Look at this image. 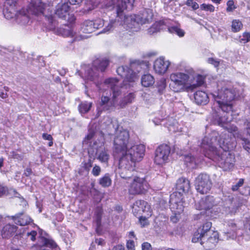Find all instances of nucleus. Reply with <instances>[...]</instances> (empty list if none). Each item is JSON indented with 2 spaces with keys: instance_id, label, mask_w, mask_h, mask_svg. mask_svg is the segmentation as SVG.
Instances as JSON below:
<instances>
[{
  "instance_id": "5701e85b",
  "label": "nucleus",
  "mask_w": 250,
  "mask_h": 250,
  "mask_svg": "<svg viewBox=\"0 0 250 250\" xmlns=\"http://www.w3.org/2000/svg\"><path fill=\"white\" fill-rule=\"evenodd\" d=\"M143 207L146 208V210L148 211L149 209V204L143 200L136 201L132 206V211L134 215L137 216L142 214V209Z\"/></svg>"
},
{
  "instance_id": "412c9836",
  "label": "nucleus",
  "mask_w": 250,
  "mask_h": 250,
  "mask_svg": "<svg viewBox=\"0 0 250 250\" xmlns=\"http://www.w3.org/2000/svg\"><path fill=\"white\" fill-rule=\"evenodd\" d=\"M227 227V230L224 232L226 239H234L237 235V227L236 225L233 221H231L228 223Z\"/></svg>"
},
{
  "instance_id": "393cba45",
  "label": "nucleus",
  "mask_w": 250,
  "mask_h": 250,
  "mask_svg": "<svg viewBox=\"0 0 250 250\" xmlns=\"http://www.w3.org/2000/svg\"><path fill=\"white\" fill-rule=\"evenodd\" d=\"M15 223L20 226H24L28 224L31 221V218L27 215L18 214L13 216Z\"/></svg>"
},
{
  "instance_id": "b1692460",
  "label": "nucleus",
  "mask_w": 250,
  "mask_h": 250,
  "mask_svg": "<svg viewBox=\"0 0 250 250\" xmlns=\"http://www.w3.org/2000/svg\"><path fill=\"white\" fill-rule=\"evenodd\" d=\"M17 230L16 226L11 224L6 225L2 229L1 235L3 238H8L12 236Z\"/></svg>"
},
{
  "instance_id": "774afa93",
  "label": "nucleus",
  "mask_w": 250,
  "mask_h": 250,
  "mask_svg": "<svg viewBox=\"0 0 250 250\" xmlns=\"http://www.w3.org/2000/svg\"><path fill=\"white\" fill-rule=\"evenodd\" d=\"M153 122L155 125H158L161 122V120L160 119L155 118L153 120Z\"/></svg>"
},
{
  "instance_id": "f3484780",
  "label": "nucleus",
  "mask_w": 250,
  "mask_h": 250,
  "mask_svg": "<svg viewBox=\"0 0 250 250\" xmlns=\"http://www.w3.org/2000/svg\"><path fill=\"white\" fill-rule=\"evenodd\" d=\"M190 188L189 181L186 178H179L176 183L177 192L173 194H177V196L182 197L183 194L188 192Z\"/></svg>"
},
{
  "instance_id": "9b49d317",
  "label": "nucleus",
  "mask_w": 250,
  "mask_h": 250,
  "mask_svg": "<svg viewBox=\"0 0 250 250\" xmlns=\"http://www.w3.org/2000/svg\"><path fill=\"white\" fill-rule=\"evenodd\" d=\"M148 188V184L144 178L135 177L129 188L128 190L131 194L143 193Z\"/></svg>"
},
{
  "instance_id": "bb28decb",
  "label": "nucleus",
  "mask_w": 250,
  "mask_h": 250,
  "mask_svg": "<svg viewBox=\"0 0 250 250\" xmlns=\"http://www.w3.org/2000/svg\"><path fill=\"white\" fill-rule=\"evenodd\" d=\"M3 14L5 18L8 20L15 19L16 20V15L18 14V11H16L15 6L10 5L9 7L4 9Z\"/></svg>"
},
{
  "instance_id": "0e129e2a",
  "label": "nucleus",
  "mask_w": 250,
  "mask_h": 250,
  "mask_svg": "<svg viewBox=\"0 0 250 250\" xmlns=\"http://www.w3.org/2000/svg\"><path fill=\"white\" fill-rule=\"evenodd\" d=\"M112 250H125V248L122 245H117L113 248Z\"/></svg>"
},
{
  "instance_id": "0eeeda50",
  "label": "nucleus",
  "mask_w": 250,
  "mask_h": 250,
  "mask_svg": "<svg viewBox=\"0 0 250 250\" xmlns=\"http://www.w3.org/2000/svg\"><path fill=\"white\" fill-rule=\"evenodd\" d=\"M133 141L129 140V134L126 129L117 130L114 140V153L121 155Z\"/></svg>"
},
{
  "instance_id": "2eb2a0df",
  "label": "nucleus",
  "mask_w": 250,
  "mask_h": 250,
  "mask_svg": "<svg viewBox=\"0 0 250 250\" xmlns=\"http://www.w3.org/2000/svg\"><path fill=\"white\" fill-rule=\"evenodd\" d=\"M170 62L163 57H160L155 60L153 63V69L155 73L159 75H164L167 71Z\"/></svg>"
},
{
  "instance_id": "69168bd1",
  "label": "nucleus",
  "mask_w": 250,
  "mask_h": 250,
  "mask_svg": "<svg viewBox=\"0 0 250 250\" xmlns=\"http://www.w3.org/2000/svg\"><path fill=\"white\" fill-rule=\"evenodd\" d=\"M31 173H32V170H31V168H27L25 170L24 174L26 176H29L31 174Z\"/></svg>"
},
{
  "instance_id": "3c124183",
  "label": "nucleus",
  "mask_w": 250,
  "mask_h": 250,
  "mask_svg": "<svg viewBox=\"0 0 250 250\" xmlns=\"http://www.w3.org/2000/svg\"><path fill=\"white\" fill-rule=\"evenodd\" d=\"M126 248L127 250H135L134 241L131 240H128L126 243Z\"/></svg>"
},
{
  "instance_id": "de8ad7c7",
  "label": "nucleus",
  "mask_w": 250,
  "mask_h": 250,
  "mask_svg": "<svg viewBox=\"0 0 250 250\" xmlns=\"http://www.w3.org/2000/svg\"><path fill=\"white\" fill-rule=\"evenodd\" d=\"M101 172V168L100 166L95 165L92 170V174L95 176H98Z\"/></svg>"
},
{
  "instance_id": "ea45409f",
  "label": "nucleus",
  "mask_w": 250,
  "mask_h": 250,
  "mask_svg": "<svg viewBox=\"0 0 250 250\" xmlns=\"http://www.w3.org/2000/svg\"><path fill=\"white\" fill-rule=\"evenodd\" d=\"M178 124L177 122H175L173 125H170L168 127V130L169 131H171L173 132H176L179 131H181V128L178 127Z\"/></svg>"
},
{
  "instance_id": "6e6d98bb",
  "label": "nucleus",
  "mask_w": 250,
  "mask_h": 250,
  "mask_svg": "<svg viewBox=\"0 0 250 250\" xmlns=\"http://www.w3.org/2000/svg\"><path fill=\"white\" fill-rule=\"evenodd\" d=\"M142 250H152V248L150 243L144 242L142 244Z\"/></svg>"
},
{
  "instance_id": "052dcab7",
  "label": "nucleus",
  "mask_w": 250,
  "mask_h": 250,
  "mask_svg": "<svg viewBox=\"0 0 250 250\" xmlns=\"http://www.w3.org/2000/svg\"><path fill=\"white\" fill-rule=\"evenodd\" d=\"M7 191V188L0 185V196L4 194Z\"/></svg>"
},
{
  "instance_id": "c85d7f7f",
  "label": "nucleus",
  "mask_w": 250,
  "mask_h": 250,
  "mask_svg": "<svg viewBox=\"0 0 250 250\" xmlns=\"http://www.w3.org/2000/svg\"><path fill=\"white\" fill-rule=\"evenodd\" d=\"M155 81L153 76L149 74H145L142 77L141 83L144 87H149L154 83Z\"/></svg>"
},
{
  "instance_id": "39448f33",
  "label": "nucleus",
  "mask_w": 250,
  "mask_h": 250,
  "mask_svg": "<svg viewBox=\"0 0 250 250\" xmlns=\"http://www.w3.org/2000/svg\"><path fill=\"white\" fill-rule=\"evenodd\" d=\"M118 83V81L116 78H108L105 80L104 84L111 90L104 91L101 97L100 105L103 110H110L116 105V98L120 94L116 87Z\"/></svg>"
},
{
  "instance_id": "603ef678",
  "label": "nucleus",
  "mask_w": 250,
  "mask_h": 250,
  "mask_svg": "<svg viewBox=\"0 0 250 250\" xmlns=\"http://www.w3.org/2000/svg\"><path fill=\"white\" fill-rule=\"evenodd\" d=\"M142 209V214L144 213V215H146V216L147 217H150L151 216V215H152V209H151V208H150V206L149 205V209H148V211L146 210L147 208H145V207H143Z\"/></svg>"
},
{
  "instance_id": "5fc2aeb1",
  "label": "nucleus",
  "mask_w": 250,
  "mask_h": 250,
  "mask_svg": "<svg viewBox=\"0 0 250 250\" xmlns=\"http://www.w3.org/2000/svg\"><path fill=\"white\" fill-rule=\"evenodd\" d=\"M208 62L209 63L213 65L215 67H217L220 63L219 61H218L217 59H214V58H208Z\"/></svg>"
},
{
  "instance_id": "680f3d73",
  "label": "nucleus",
  "mask_w": 250,
  "mask_h": 250,
  "mask_svg": "<svg viewBox=\"0 0 250 250\" xmlns=\"http://www.w3.org/2000/svg\"><path fill=\"white\" fill-rule=\"evenodd\" d=\"M157 31V29L155 27V26L154 25L148 29V32L150 34H153L155 32Z\"/></svg>"
},
{
  "instance_id": "20e7f679",
  "label": "nucleus",
  "mask_w": 250,
  "mask_h": 250,
  "mask_svg": "<svg viewBox=\"0 0 250 250\" xmlns=\"http://www.w3.org/2000/svg\"><path fill=\"white\" fill-rule=\"evenodd\" d=\"M83 145L96 149L97 159L102 163H108L110 154L107 149L102 147L104 145V138L102 136L97 137L93 131H89L83 141Z\"/></svg>"
},
{
  "instance_id": "a18cd8bd",
  "label": "nucleus",
  "mask_w": 250,
  "mask_h": 250,
  "mask_svg": "<svg viewBox=\"0 0 250 250\" xmlns=\"http://www.w3.org/2000/svg\"><path fill=\"white\" fill-rule=\"evenodd\" d=\"M227 12H232L236 8V6L234 5V2L233 0H229L227 3Z\"/></svg>"
},
{
  "instance_id": "13d9d810",
  "label": "nucleus",
  "mask_w": 250,
  "mask_h": 250,
  "mask_svg": "<svg viewBox=\"0 0 250 250\" xmlns=\"http://www.w3.org/2000/svg\"><path fill=\"white\" fill-rule=\"evenodd\" d=\"M36 235L37 232L35 231H32L30 232H28L27 233V235L30 237V239L33 241L35 240Z\"/></svg>"
},
{
  "instance_id": "e433bc0d",
  "label": "nucleus",
  "mask_w": 250,
  "mask_h": 250,
  "mask_svg": "<svg viewBox=\"0 0 250 250\" xmlns=\"http://www.w3.org/2000/svg\"><path fill=\"white\" fill-rule=\"evenodd\" d=\"M243 27L242 22L238 20H234L232 21L231 30L233 32L239 31Z\"/></svg>"
},
{
  "instance_id": "72a5a7b5",
  "label": "nucleus",
  "mask_w": 250,
  "mask_h": 250,
  "mask_svg": "<svg viewBox=\"0 0 250 250\" xmlns=\"http://www.w3.org/2000/svg\"><path fill=\"white\" fill-rule=\"evenodd\" d=\"M92 103L84 102L82 103L79 106V109L81 114L87 113L90 109L92 106Z\"/></svg>"
},
{
  "instance_id": "49530a36",
  "label": "nucleus",
  "mask_w": 250,
  "mask_h": 250,
  "mask_svg": "<svg viewBox=\"0 0 250 250\" xmlns=\"http://www.w3.org/2000/svg\"><path fill=\"white\" fill-rule=\"evenodd\" d=\"M147 217L146 215H145L144 216H141L139 218L140 223L142 227H145L148 224V221L147 220Z\"/></svg>"
},
{
  "instance_id": "473e14b6",
  "label": "nucleus",
  "mask_w": 250,
  "mask_h": 250,
  "mask_svg": "<svg viewBox=\"0 0 250 250\" xmlns=\"http://www.w3.org/2000/svg\"><path fill=\"white\" fill-rule=\"evenodd\" d=\"M109 64V61L107 59H103L94 62V65H98V69L101 71H104Z\"/></svg>"
},
{
  "instance_id": "e2e57ef3",
  "label": "nucleus",
  "mask_w": 250,
  "mask_h": 250,
  "mask_svg": "<svg viewBox=\"0 0 250 250\" xmlns=\"http://www.w3.org/2000/svg\"><path fill=\"white\" fill-rule=\"evenodd\" d=\"M83 0H68L69 3L71 4H79Z\"/></svg>"
},
{
  "instance_id": "f257e3e1",
  "label": "nucleus",
  "mask_w": 250,
  "mask_h": 250,
  "mask_svg": "<svg viewBox=\"0 0 250 250\" xmlns=\"http://www.w3.org/2000/svg\"><path fill=\"white\" fill-rule=\"evenodd\" d=\"M217 92L212 94L214 99V105L218 106L222 113L216 115L215 120L219 125L226 128L233 136L229 137L226 134L219 135L218 132L213 131L204 138L201 147L205 151V155L215 162L218 166L227 171L234 166L235 157L230 153L229 150L236 146L235 138H240L243 141L244 149L250 153V142L242 138L236 126L229 125L231 121L232 105V101L236 96V92L232 89L229 83L222 82L218 85Z\"/></svg>"
},
{
  "instance_id": "f8f14e48",
  "label": "nucleus",
  "mask_w": 250,
  "mask_h": 250,
  "mask_svg": "<svg viewBox=\"0 0 250 250\" xmlns=\"http://www.w3.org/2000/svg\"><path fill=\"white\" fill-rule=\"evenodd\" d=\"M170 152V147L167 145L160 146L156 150L154 162L157 165H163L168 162Z\"/></svg>"
},
{
  "instance_id": "338daca9",
  "label": "nucleus",
  "mask_w": 250,
  "mask_h": 250,
  "mask_svg": "<svg viewBox=\"0 0 250 250\" xmlns=\"http://www.w3.org/2000/svg\"><path fill=\"white\" fill-rule=\"evenodd\" d=\"M0 97L2 99H6L8 97V95L6 93L0 91Z\"/></svg>"
},
{
  "instance_id": "79ce46f5",
  "label": "nucleus",
  "mask_w": 250,
  "mask_h": 250,
  "mask_svg": "<svg viewBox=\"0 0 250 250\" xmlns=\"http://www.w3.org/2000/svg\"><path fill=\"white\" fill-rule=\"evenodd\" d=\"M200 7L202 10L207 11L213 12L214 10V7L212 4L204 3L201 5Z\"/></svg>"
},
{
  "instance_id": "423d86ee",
  "label": "nucleus",
  "mask_w": 250,
  "mask_h": 250,
  "mask_svg": "<svg viewBox=\"0 0 250 250\" xmlns=\"http://www.w3.org/2000/svg\"><path fill=\"white\" fill-rule=\"evenodd\" d=\"M112 1V4L115 5L116 2L117 19L111 20L108 25L103 29V32L106 33L110 31L114 26L117 25H123L125 17L123 11L125 9H132L134 0H109Z\"/></svg>"
},
{
  "instance_id": "f03ea898",
  "label": "nucleus",
  "mask_w": 250,
  "mask_h": 250,
  "mask_svg": "<svg viewBox=\"0 0 250 250\" xmlns=\"http://www.w3.org/2000/svg\"><path fill=\"white\" fill-rule=\"evenodd\" d=\"M125 151L121 155L118 172L122 178H127L134 170L136 163L144 158L146 147L143 144L132 142Z\"/></svg>"
},
{
  "instance_id": "4468645a",
  "label": "nucleus",
  "mask_w": 250,
  "mask_h": 250,
  "mask_svg": "<svg viewBox=\"0 0 250 250\" xmlns=\"http://www.w3.org/2000/svg\"><path fill=\"white\" fill-rule=\"evenodd\" d=\"M170 208L175 215H179L183 212L184 206L183 197L177 196V194H172L170 196Z\"/></svg>"
},
{
  "instance_id": "c03bdc74",
  "label": "nucleus",
  "mask_w": 250,
  "mask_h": 250,
  "mask_svg": "<svg viewBox=\"0 0 250 250\" xmlns=\"http://www.w3.org/2000/svg\"><path fill=\"white\" fill-rule=\"evenodd\" d=\"M244 184V180L240 179L234 185L232 186L231 189L233 191L237 190L239 188L243 186Z\"/></svg>"
},
{
  "instance_id": "2f4dec72",
  "label": "nucleus",
  "mask_w": 250,
  "mask_h": 250,
  "mask_svg": "<svg viewBox=\"0 0 250 250\" xmlns=\"http://www.w3.org/2000/svg\"><path fill=\"white\" fill-rule=\"evenodd\" d=\"M84 69L85 72L83 78L90 81H93L95 77L97 75V72H94L93 69H91L89 66H86Z\"/></svg>"
},
{
  "instance_id": "4c0bfd02",
  "label": "nucleus",
  "mask_w": 250,
  "mask_h": 250,
  "mask_svg": "<svg viewBox=\"0 0 250 250\" xmlns=\"http://www.w3.org/2000/svg\"><path fill=\"white\" fill-rule=\"evenodd\" d=\"M219 240V234L218 232L215 231H211L210 235L206 238V241H209L212 243H215L218 242Z\"/></svg>"
},
{
  "instance_id": "1a4fd4ad",
  "label": "nucleus",
  "mask_w": 250,
  "mask_h": 250,
  "mask_svg": "<svg viewBox=\"0 0 250 250\" xmlns=\"http://www.w3.org/2000/svg\"><path fill=\"white\" fill-rule=\"evenodd\" d=\"M212 223L207 222L199 228L195 232L192 241L193 243L200 242L201 244L206 240V238L210 235L212 230L210 229Z\"/></svg>"
},
{
  "instance_id": "a211bd4d",
  "label": "nucleus",
  "mask_w": 250,
  "mask_h": 250,
  "mask_svg": "<svg viewBox=\"0 0 250 250\" xmlns=\"http://www.w3.org/2000/svg\"><path fill=\"white\" fill-rule=\"evenodd\" d=\"M45 6L41 0H32L27 10L28 13L38 15L43 13Z\"/></svg>"
},
{
  "instance_id": "aec40b11",
  "label": "nucleus",
  "mask_w": 250,
  "mask_h": 250,
  "mask_svg": "<svg viewBox=\"0 0 250 250\" xmlns=\"http://www.w3.org/2000/svg\"><path fill=\"white\" fill-rule=\"evenodd\" d=\"M29 14L24 9L19 11L18 14L16 15V22L21 25L28 24L30 22Z\"/></svg>"
},
{
  "instance_id": "a878e982",
  "label": "nucleus",
  "mask_w": 250,
  "mask_h": 250,
  "mask_svg": "<svg viewBox=\"0 0 250 250\" xmlns=\"http://www.w3.org/2000/svg\"><path fill=\"white\" fill-rule=\"evenodd\" d=\"M205 81V77L201 75H197L196 76L194 75V71L192 69V79L191 84L193 85V87L190 89V92L193 91L197 87L202 85Z\"/></svg>"
},
{
  "instance_id": "c756f323",
  "label": "nucleus",
  "mask_w": 250,
  "mask_h": 250,
  "mask_svg": "<svg viewBox=\"0 0 250 250\" xmlns=\"http://www.w3.org/2000/svg\"><path fill=\"white\" fill-rule=\"evenodd\" d=\"M94 22L92 21H85L81 26V30L83 33H91L95 31Z\"/></svg>"
},
{
  "instance_id": "864d4df0",
  "label": "nucleus",
  "mask_w": 250,
  "mask_h": 250,
  "mask_svg": "<svg viewBox=\"0 0 250 250\" xmlns=\"http://www.w3.org/2000/svg\"><path fill=\"white\" fill-rule=\"evenodd\" d=\"M135 96L133 93H129L125 98L124 102L125 104L132 102V100L134 99Z\"/></svg>"
},
{
  "instance_id": "8fccbe9b",
  "label": "nucleus",
  "mask_w": 250,
  "mask_h": 250,
  "mask_svg": "<svg viewBox=\"0 0 250 250\" xmlns=\"http://www.w3.org/2000/svg\"><path fill=\"white\" fill-rule=\"evenodd\" d=\"M45 245L48 247L54 248L57 247L56 243L51 240L45 239L44 241Z\"/></svg>"
},
{
  "instance_id": "6ab92c4d",
  "label": "nucleus",
  "mask_w": 250,
  "mask_h": 250,
  "mask_svg": "<svg viewBox=\"0 0 250 250\" xmlns=\"http://www.w3.org/2000/svg\"><path fill=\"white\" fill-rule=\"evenodd\" d=\"M213 197L207 196L196 203L195 208L198 210H207L211 208L213 206Z\"/></svg>"
},
{
  "instance_id": "7ed1b4c3",
  "label": "nucleus",
  "mask_w": 250,
  "mask_h": 250,
  "mask_svg": "<svg viewBox=\"0 0 250 250\" xmlns=\"http://www.w3.org/2000/svg\"><path fill=\"white\" fill-rule=\"evenodd\" d=\"M192 79V68L186 67L172 72L169 75L170 89L174 92H190L193 87L191 84Z\"/></svg>"
},
{
  "instance_id": "4be33fe9",
  "label": "nucleus",
  "mask_w": 250,
  "mask_h": 250,
  "mask_svg": "<svg viewBox=\"0 0 250 250\" xmlns=\"http://www.w3.org/2000/svg\"><path fill=\"white\" fill-rule=\"evenodd\" d=\"M194 100L197 104H206L208 102V96L203 91H197L194 94Z\"/></svg>"
},
{
  "instance_id": "6e6552de",
  "label": "nucleus",
  "mask_w": 250,
  "mask_h": 250,
  "mask_svg": "<svg viewBox=\"0 0 250 250\" xmlns=\"http://www.w3.org/2000/svg\"><path fill=\"white\" fill-rule=\"evenodd\" d=\"M153 17L152 11L150 9L145 10L143 13L138 15L131 17H125L123 25L126 24L130 29L135 28L138 24L147 23L151 21Z\"/></svg>"
},
{
  "instance_id": "dca6fc26",
  "label": "nucleus",
  "mask_w": 250,
  "mask_h": 250,
  "mask_svg": "<svg viewBox=\"0 0 250 250\" xmlns=\"http://www.w3.org/2000/svg\"><path fill=\"white\" fill-rule=\"evenodd\" d=\"M117 73L124 79V83L133 82L136 79V75L127 66H120L117 69Z\"/></svg>"
},
{
  "instance_id": "9d476101",
  "label": "nucleus",
  "mask_w": 250,
  "mask_h": 250,
  "mask_svg": "<svg viewBox=\"0 0 250 250\" xmlns=\"http://www.w3.org/2000/svg\"><path fill=\"white\" fill-rule=\"evenodd\" d=\"M195 185L197 191L203 194L207 193L211 187L209 177L206 174L198 175L196 179Z\"/></svg>"
},
{
  "instance_id": "ddd939ff",
  "label": "nucleus",
  "mask_w": 250,
  "mask_h": 250,
  "mask_svg": "<svg viewBox=\"0 0 250 250\" xmlns=\"http://www.w3.org/2000/svg\"><path fill=\"white\" fill-rule=\"evenodd\" d=\"M55 14L60 18L72 22L75 20L73 14L70 12V6L67 3L59 4L56 8Z\"/></svg>"
},
{
  "instance_id": "c9c22d12",
  "label": "nucleus",
  "mask_w": 250,
  "mask_h": 250,
  "mask_svg": "<svg viewBox=\"0 0 250 250\" xmlns=\"http://www.w3.org/2000/svg\"><path fill=\"white\" fill-rule=\"evenodd\" d=\"M168 31L171 33L177 35L180 37H182L185 35V32L178 26H173L168 27Z\"/></svg>"
},
{
  "instance_id": "09e8293b",
  "label": "nucleus",
  "mask_w": 250,
  "mask_h": 250,
  "mask_svg": "<svg viewBox=\"0 0 250 250\" xmlns=\"http://www.w3.org/2000/svg\"><path fill=\"white\" fill-rule=\"evenodd\" d=\"M187 4L189 6H191L194 10H196L199 8L198 4L197 2L193 1V0H188L187 1Z\"/></svg>"
},
{
  "instance_id": "cd10ccee",
  "label": "nucleus",
  "mask_w": 250,
  "mask_h": 250,
  "mask_svg": "<svg viewBox=\"0 0 250 250\" xmlns=\"http://www.w3.org/2000/svg\"><path fill=\"white\" fill-rule=\"evenodd\" d=\"M62 36L66 37L74 38V41L79 40V38L76 36V32L74 31L73 28H70L68 26H65L64 28L62 29L60 31Z\"/></svg>"
},
{
  "instance_id": "bf43d9fd",
  "label": "nucleus",
  "mask_w": 250,
  "mask_h": 250,
  "mask_svg": "<svg viewBox=\"0 0 250 250\" xmlns=\"http://www.w3.org/2000/svg\"><path fill=\"white\" fill-rule=\"evenodd\" d=\"M42 138L43 139L46 140L51 141L53 140V138L51 135L46 133H43L42 134Z\"/></svg>"
},
{
  "instance_id": "7c9ffc66",
  "label": "nucleus",
  "mask_w": 250,
  "mask_h": 250,
  "mask_svg": "<svg viewBox=\"0 0 250 250\" xmlns=\"http://www.w3.org/2000/svg\"><path fill=\"white\" fill-rule=\"evenodd\" d=\"M185 162L187 166L191 168L195 167L199 163L198 160H196L190 154L185 156Z\"/></svg>"
},
{
  "instance_id": "37998d69",
  "label": "nucleus",
  "mask_w": 250,
  "mask_h": 250,
  "mask_svg": "<svg viewBox=\"0 0 250 250\" xmlns=\"http://www.w3.org/2000/svg\"><path fill=\"white\" fill-rule=\"evenodd\" d=\"M240 42L243 43L250 42V33H244L240 38Z\"/></svg>"
},
{
  "instance_id": "4d7b16f0",
  "label": "nucleus",
  "mask_w": 250,
  "mask_h": 250,
  "mask_svg": "<svg viewBox=\"0 0 250 250\" xmlns=\"http://www.w3.org/2000/svg\"><path fill=\"white\" fill-rule=\"evenodd\" d=\"M104 241L102 238H96L94 242H92L91 247L95 246V244H97L98 245H103L104 244Z\"/></svg>"
},
{
  "instance_id": "f704fd0d",
  "label": "nucleus",
  "mask_w": 250,
  "mask_h": 250,
  "mask_svg": "<svg viewBox=\"0 0 250 250\" xmlns=\"http://www.w3.org/2000/svg\"><path fill=\"white\" fill-rule=\"evenodd\" d=\"M100 184L103 187H108L111 184V180L108 174H105L99 180Z\"/></svg>"
},
{
  "instance_id": "a19ab883",
  "label": "nucleus",
  "mask_w": 250,
  "mask_h": 250,
  "mask_svg": "<svg viewBox=\"0 0 250 250\" xmlns=\"http://www.w3.org/2000/svg\"><path fill=\"white\" fill-rule=\"evenodd\" d=\"M94 27H95V30L96 29H99L102 27L104 25V21L103 20L101 19H98L94 21Z\"/></svg>"
},
{
  "instance_id": "58836bf2",
  "label": "nucleus",
  "mask_w": 250,
  "mask_h": 250,
  "mask_svg": "<svg viewBox=\"0 0 250 250\" xmlns=\"http://www.w3.org/2000/svg\"><path fill=\"white\" fill-rule=\"evenodd\" d=\"M102 211L101 209H98L95 214V222L97 225V228H99L101 225V221L102 218ZM98 229H97V230Z\"/></svg>"
}]
</instances>
